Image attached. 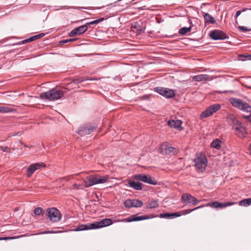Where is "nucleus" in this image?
<instances>
[{"label":"nucleus","instance_id":"51","mask_svg":"<svg viewBox=\"0 0 251 251\" xmlns=\"http://www.w3.org/2000/svg\"><path fill=\"white\" fill-rule=\"evenodd\" d=\"M79 8H80V7H77V8H76V9H79Z\"/></svg>","mask_w":251,"mask_h":251},{"label":"nucleus","instance_id":"12","mask_svg":"<svg viewBox=\"0 0 251 251\" xmlns=\"http://www.w3.org/2000/svg\"><path fill=\"white\" fill-rule=\"evenodd\" d=\"M210 37L214 40H224L227 38V35L220 30H214L210 33Z\"/></svg>","mask_w":251,"mask_h":251},{"label":"nucleus","instance_id":"20","mask_svg":"<svg viewBox=\"0 0 251 251\" xmlns=\"http://www.w3.org/2000/svg\"><path fill=\"white\" fill-rule=\"evenodd\" d=\"M181 214L178 212H174L172 213H163L160 214L159 217L161 218L166 219H174L178 217H180Z\"/></svg>","mask_w":251,"mask_h":251},{"label":"nucleus","instance_id":"23","mask_svg":"<svg viewBox=\"0 0 251 251\" xmlns=\"http://www.w3.org/2000/svg\"><path fill=\"white\" fill-rule=\"evenodd\" d=\"M128 185L130 187L136 190H141L142 189L141 183L140 182H135L134 181L130 180L128 182Z\"/></svg>","mask_w":251,"mask_h":251},{"label":"nucleus","instance_id":"1","mask_svg":"<svg viewBox=\"0 0 251 251\" xmlns=\"http://www.w3.org/2000/svg\"><path fill=\"white\" fill-rule=\"evenodd\" d=\"M108 179V176L90 175L87 176L84 180V186L87 188L98 184H103L107 182Z\"/></svg>","mask_w":251,"mask_h":251},{"label":"nucleus","instance_id":"27","mask_svg":"<svg viewBox=\"0 0 251 251\" xmlns=\"http://www.w3.org/2000/svg\"><path fill=\"white\" fill-rule=\"evenodd\" d=\"M14 109L10 107L0 106V113H10L14 111Z\"/></svg>","mask_w":251,"mask_h":251},{"label":"nucleus","instance_id":"9","mask_svg":"<svg viewBox=\"0 0 251 251\" xmlns=\"http://www.w3.org/2000/svg\"><path fill=\"white\" fill-rule=\"evenodd\" d=\"M134 178L150 184L156 185L157 184V181L153 177L149 175L139 174L134 176Z\"/></svg>","mask_w":251,"mask_h":251},{"label":"nucleus","instance_id":"46","mask_svg":"<svg viewBox=\"0 0 251 251\" xmlns=\"http://www.w3.org/2000/svg\"><path fill=\"white\" fill-rule=\"evenodd\" d=\"M248 10H250V8H244L240 11H242V12H245L246 11Z\"/></svg>","mask_w":251,"mask_h":251},{"label":"nucleus","instance_id":"14","mask_svg":"<svg viewBox=\"0 0 251 251\" xmlns=\"http://www.w3.org/2000/svg\"><path fill=\"white\" fill-rule=\"evenodd\" d=\"M237 203V202H227L225 203L220 202L218 201H215L212 202H209L207 203V205H209V207L215 208H223L228 206L232 205L235 203Z\"/></svg>","mask_w":251,"mask_h":251},{"label":"nucleus","instance_id":"17","mask_svg":"<svg viewBox=\"0 0 251 251\" xmlns=\"http://www.w3.org/2000/svg\"><path fill=\"white\" fill-rule=\"evenodd\" d=\"M182 122L180 120H171L168 122V125L171 128H175L180 130H182V127H181Z\"/></svg>","mask_w":251,"mask_h":251},{"label":"nucleus","instance_id":"32","mask_svg":"<svg viewBox=\"0 0 251 251\" xmlns=\"http://www.w3.org/2000/svg\"><path fill=\"white\" fill-rule=\"evenodd\" d=\"M143 204V202L140 200L136 199L132 200V207H140Z\"/></svg>","mask_w":251,"mask_h":251},{"label":"nucleus","instance_id":"30","mask_svg":"<svg viewBox=\"0 0 251 251\" xmlns=\"http://www.w3.org/2000/svg\"><path fill=\"white\" fill-rule=\"evenodd\" d=\"M251 204V198L244 199L239 202V205L244 206H248Z\"/></svg>","mask_w":251,"mask_h":251},{"label":"nucleus","instance_id":"19","mask_svg":"<svg viewBox=\"0 0 251 251\" xmlns=\"http://www.w3.org/2000/svg\"><path fill=\"white\" fill-rule=\"evenodd\" d=\"M229 101L233 106L240 109L244 101L241 99L232 98L229 100Z\"/></svg>","mask_w":251,"mask_h":251},{"label":"nucleus","instance_id":"10","mask_svg":"<svg viewBox=\"0 0 251 251\" xmlns=\"http://www.w3.org/2000/svg\"><path fill=\"white\" fill-rule=\"evenodd\" d=\"M181 201L183 203H192L193 205H196L201 201L188 193H184L181 197Z\"/></svg>","mask_w":251,"mask_h":251},{"label":"nucleus","instance_id":"39","mask_svg":"<svg viewBox=\"0 0 251 251\" xmlns=\"http://www.w3.org/2000/svg\"><path fill=\"white\" fill-rule=\"evenodd\" d=\"M0 148L3 152H7L9 150L7 147H0Z\"/></svg>","mask_w":251,"mask_h":251},{"label":"nucleus","instance_id":"7","mask_svg":"<svg viewBox=\"0 0 251 251\" xmlns=\"http://www.w3.org/2000/svg\"><path fill=\"white\" fill-rule=\"evenodd\" d=\"M47 215L52 222H57L59 221L61 218V214L60 211L56 208L54 207L47 209Z\"/></svg>","mask_w":251,"mask_h":251},{"label":"nucleus","instance_id":"49","mask_svg":"<svg viewBox=\"0 0 251 251\" xmlns=\"http://www.w3.org/2000/svg\"><path fill=\"white\" fill-rule=\"evenodd\" d=\"M94 79H93V78H92V79H87L86 80H94Z\"/></svg>","mask_w":251,"mask_h":251},{"label":"nucleus","instance_id":"13","mask_svg":"<svg viewBox=\"0 0 251 251\" xmlns=\"http://www.w3.org/2000/svg\"><path fill=\"white\" fill-rule=\"evenodd\" d=\"M160 152L163 154H171L175 153L176 149L170 146L167 143L162 144L160 148Z\"/></svg>","mask_w":251,"mask_h":251},{"label":"nucleus","instance_id":"11","mask_svg":"<svg viewBox=\"0 0 251 251\" xmlns=\"http://www.w3.org/2000/svg\"><path fill=\"white\" fill-rule=\"evenodd\" d=\"M45 167V164L42 162L35 163L29 166L26 170V176L30 177L36 170Z\"/></svg>","mask_w":251,"mask_h":251},{"label":"nucleus","instance_id":"24","mask_svg":"<svg viewBox=\"0 0 251 251\" xmlns=\"http://www.w3.org/2000/svg\"><path fill=\"white\" fill-rule=\"evenodd\" d=\"M239 110L245 112L251 113V106L247 102L244 101Z\"/></svg>","mask_w":251,"mask_h":251},{"label":"nucleus","instance_id":"34","mask_svg":"<svg viewBox=\"0 0 251 251\" xmlns=\"http://www.w3.org/2000/svg\"><path fill=\"white\" fill-rule=\"evenodd\" d=\"M103 20H104V18H100L99 19L93 21L89 22V23H86L85 25H86L87 27H88V26L90 25L98 24L100 23V22L103 21Z\"/></svg>","mask_w":251,"mask_h":251},{"label":"nucleus","instance_id":"22","mask_svg":"<svg viewBox=\"0 0 251 251\" xmlns=\"http://www.w3.org/2000/svg\"><path fill=\"white\" fill-rule=\"evenodd\" d=\"M205 23L207 24H214L216 23L214 18L208 13H205L203 15Z\"/></svg>","mask_w":251,"mask_h":251},{"label":"nucleus","instance_id":"3","mask_svg":"<svg viewBox=\"0 0 251 251\" xmlns=\"http://www.w3.org/2000/svg\"><path fill=\"white\" fill-rule=\"evenodd\" d=\"M195 166L199 172L204 171L207 165V159L206 156L203 154H199L196 155L194 159Z\"/></svg>","mask_w":251,"mask_h":251},{"label":"nucleus","instance_id":"18","mask_svg":"<svg viewBox=\"0 0 251 251\" xmlns=\"http://www.w3.org/2000/svg\"><path fill=\"white\" fill-rule=\"evenodd\" d=\"M94 128L92 126H83L77 130L76 133L81 136L86 135L90 134V131H92Z\"/></svg>","mask_w":251,"mask_h":251},{"label":"nucleus","instance_id":"50","mask_svg":"<svg viewBox=\"0 0 251 251\" xmlns=\"http://www.w3.org/2000/svg\"><path fill=\"white\" fill-rule=\"evenodd\" d=\"M248 57H250V59H251V55H249Z\"/></svg>","mask_w":251,"mask_h":251},{"label":"nucleus","instance_id":"5","mask_svg":"<svg viewBox=\"0 0 251 251\" xmlns=\"http://www.w3.org/2000/svg\"><path fill=\"white\" fill-rule=\"evenodd\" d=\"M112 224L113 221L111 219L105 218L99 222L88 224V229H98L111 225Z\"/></svg>","mask_w":251,"mask_h":251},{"label":"nucleus","instance_id":"25","mask_svg":"<svg viewBox=\"0 0 251 251\" xmlns=\"http://www.w3.org/2000/svg\"><path fill=\"white\" fill-rule=\"evenodd\" d=\"M239 110L245 112L251 113V106L247 102L244 101Z\"/></svg>","mask_w":251,"mask_h":251},{"label":"nucleus","instance_id":"47","mask_svg":"<svg viewBox=\"0 0 251 251\" xmlns=\"http://www.w3.org/2000/svg\"><path fill=\"white\" fill-rule=\"evenodd\" d=\"M69 42H74V41H75L76 39L75 38H71V39H69Z\"/></svg>","mask_w":251,"mask_h":251},{"label":"nucleus","instance_id":"37","mask_svg":"<svg viewBox=\"0 0 251 251\" xmlns=\"http://www.w3.org/2000/svg\"><path fill=\"white\" fill-rule=\"evenodd\" d=\"M194 210H195V208L192 209H186V210H183V211H182L181 212H179L178 213H179L181 214V215H186V214H189L191 212H192V211H193Z\"/></svg>","mask_w":251,"mask_h":251},{"label":"nucleus","instance_id":"38","mask_svg":"<svg viewBox=\"0 0 251 251\" xmlns=\"http://www.w3.org/2000/svg\"><path fill=\"white\" fill-rule=\"evenodd\" d=\"M42 209L41 207H37L34 210V213L36 215H40L42 213Z\"/></svg>","mask_w":251,"mask_h":251},{"label":"nucleus","instance_id":"31","mask_svg":"<svg viewBox=\"0 0 251 251\" xmlns=\"http://www.w3.org/2000/svg\"><path fill=\"white\" fill-rule=\"evenodd\" d=\"M191 28H192L191 26H190L188 27H182L179 29L178 33L179 34H180L181 35H184L188 32H190L191 30Z\"/></svg>","mask_w":251,"mask_h":251},{"label":"nucleus","instance_id":"43","mask_svg":"<svg viewBox=\"0 0 251 251\" xmlns=\"http://www.w3.org/2000/svg\"><path fill=\"white\" fill-rule=\"evenodd\" d=\"M55 233L54 231H43L42 232H41L40 234H47V233Z\"/></svg>","mask_w":251,"mask_h":251},{"label":"nucleus","instance_id":"33","mask_svg":"<svg viewBox=\"0 0 251 251\" xmlns=\"http://www.w3.org/2000/svg\"><path fill=\"white\" fill-rule=\"evenodd\" d=\"M84 230H88V224L81 225L75 228L74 230L75 231H82Z\"/></svg>","mask_w":251,"mask_h":251},{"label":"nucleus","instance_id":"29","mask_svg":"<svg viewBox=\"0 0 251 251\" xmlns=\"http://www.w3.org/2000/svg\"><path fill=\"white\" fill-rule=\"evenodd\" d=\"M159 206V203L158 200L151 201L148 204L147 208H155Z\"/></svg>","mask_w":251,"mask_h":251},{"label":"nucleus","instance_id":"6","mask_svg":"<svg viewBox=\"0 0 251 251\" xmlns=\"http://www.w3.org/2000/svg\"><path fill=\"white\" fill-rule=\"evenodd\" d=\"M221 108V105L219 103H215L208 106L205 111L202 112L201 114V118H207L214 113L218 111Z\"/></svg>","mask_w":251,"mask_h":251},{"label":"nucleus","instance_id":"36","mask_svg":"<svg viewBox=\"0 0 251 251\" xmlns=\"http://www.w3.org/2000/svg\"><path fill=\"white\" fill-rule=\"evenodd\" d=\"M237 28L238 30L243 32L251 31V28H249L244 26H238Z\"/></svg>","mask_w":251,"mask_h":251},{"label":"nucleus","instance_id":"16","mask_svg":"<svg viewBox=\"0 0 251 251\" xmlns=\"http://www.w3.org/2000/svg\"><path fill=\"white\" fill-rule=\"evenodd\" d=\"M149 218V217L146 215L143 216H137V215H132L128 218H125L120 221L123 222H131L135 221H139L144 220H146Z\"/></svg>","mask_w":251,"mask_h":251},{"label":"nucleus","instance_id":"42","mask_svg":"<svg viewBox=\"0 0 251 251\" xmlns=\"http://www.w3.org/2000/svg\"><path fill=\"white\" fill-rule=\"evenodd\" d=\"M15 238H16L14 237H6L0 238V240H8V239H15Z\"/></svg>","mask_w":251,"mask_h":251},{"label":"nucleus","instance_id":"28","mask_svg":"<svg viewBox=\"0 0 251 251\" xmlns=\"http://www.w3.org/2000/svg\"><path fill=\"white\" fill-rule=\"evenodd\" d=\"M44 36H45V34L44 33H40V34H39L38 35H35V36H34L33 37H31L29 38L27 40H25L24 43H26L27 42H31V41H34L35 40L40 39V38L43 37Z\"/></svg>","mask_w":251,"mask_h":251},{"label":"nucleus","instance_id":"4","mask_svg":"<svg viewBox=\"0 0 251 251\" xmlns=\"http://www.w3.org/2000/svg\"><path fill=\"white\" fill-rule=\"evenodd\" d=\"M232 129L236 135L240 138H245L246 137L247 134L246 129L241 123L234 120L232 122Z\"/></svg>","mask_w":251,"mask_h":251},{"label":"nucleus","instance_id":"2","mask_svg":"<svg viewBox=\"0 0 251 251\" xmlns=\"http://www.w3.org/2000/svg\"><path fill=\"white\" fill-rule=\"evenodd\" d=\"M63 95L64 93L62 90L52 88L47 92L41 93L40 98L43 100L53 101L60 99Z\"/></svg>","mask_w":251,"mask_h":251},{"label":"nucleus","instance_id":"21","mask_svg":"<svg viewBox=\"0 0 251 251\" xmlns=\"http://www.w3.org/2000/svg\"><path fill=\"white\" fill-rule=\"evenodd\" d=\"M192 79L194 81H201L203 80H210L209 78V75L205 74H201L199 75H195L192 77Z\"/></svg>","mask_w":251,"mask_h":251},{"label":"nucleus","instance_id":"44","mask_svg":"<svg viewBox=\"0 0 251 251\" xmlns=\"http://www.w3.org/2000/svg\"><path fill=\"white\" fill-rule=\"evenodd\" d=\"M241 13H242V11H240V10L237 11L235 15V18L237 19V17L241 14Z\"/></svg>","mask_w":251,"mask_h":251},{"label":"nucleus","instance_id":"26","mask_svg":"<svg viewBox=\"0 0 251 251\" xmlns=\"http://www.w3.org/2000/svg\"><path fill=\"white\" fill-rule=\"evenodd\" d=\"M222 141L219 139H216L211 143V147L219 150L221 148Z\"/></svg>","mask_w":251,"mask_h":251},{"label":"nucleus","instance_id":"41","mask_svg":"<svg viewBox=\"0 0 251 251\" xmlns=\"http://www.w3.org/2000/svg\"><path fill=\"white\" fill-rule=\"evenodd\" d=\"M69 43V40L68 39L62 40L60 41L59 42V44H60V45L63 44H65V43Z\"/></svg>","mask_w":251,"mask_h":251},{"label":"nucleus","instance_id":"35","mask_svg":"<svg viewBox=\"0 0 251 251\" xmlns=\"http://www.w3.org/2000/svg\"><path fill=\"white\" fill-rule=\"evenodd\" d=\"M124 206L127 208L132 207V200H126L124 202Z\"/></svg>","mask_w":251,"mask_h":251},{"label":"nucleus","instance_id":"15","mask_svg":"<svg viewBox=\"0 0 251 251\" xmlns=\"http://www.w3.org/2000/svg\"><path fill=\"white\" fill-rule=\"evenodd\" d=\"M87 30V26L86 25H84L75 28L73 29L69 33V37H74L76 35H80L84 33Z\"/></svg>","mask_w":251,"mask_h":251},{"label":"nucleus","instance_id":"45","mask_svg":"<svg viewBox=\"0 0 251 251\" xmlns=\"http://www.w3.org/2000/svg\"><path fill=\"white\" fill-rule=\"evenodd\" d=\"M244 118L246 119H248L251 123V114L250 115L245 116Z\"/></svg>","mask_w":251,"mask_h":251},{"label":"nucleus","instance_id":"52","mask_svg":"<svg viewBox=\"0 0 251 251\" xmlns=\"http://www.w3.org/2000/svg\"><path fill=\"white\" fill-rule=\"evenodd\" d=\"M250 10H251V8H250Z\"/></svg>","mask_w":251,"mask_h":251},{"label":"nucleus","instance_id":"8","mask_svg":"<svg viewBox=\"0 0 251 251\" xmlns=\"http://www.w3.org/2000/svg\"><path fill=\"white\" fill-rule=\"evenodd\" d=\"M154 89L155 92L166 98H172L176 95L174 90L168 88L156 87Z\"/></svg>","mask_w":251,"mask_h":251},{"label":"nucleus","instance_id":"48","mask_svg":"<svg viewBox=\"0 0 251 251\" xmlns=\"http://www.w3.org/2000/svg\"><path fill=\"white\" fill-rule=\"evenodd\" d=\"M249 151H250V152L251 154V144L250 145V146H249Z\"/></svg>","mask_w":251,"mask_h":251},{"label":"nucleus","instance_id":"40","mask_svg":"<svg viewBox=\"0 0 251 251\" xmlns=\"http://www.w3.org/2000/svg\"><path fill=\"white\" fill-rule=\"evenodd\" d=\"M209 207V205H207V203L206 204H202L200 206H199L197 207H195V210H197V209H200V208H202V207Z\"/></svg>","mask_w":251,"mask_h":251}]
</instances>
